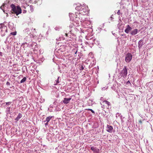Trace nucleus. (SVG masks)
I'll use <instances>...</instances> for the list:
<instances>
[{
  "mask_svg": "<svg viewBox=\"0 0 153 153\" xmlns=\"http://www.w3.org/2000/svg\"><path fill=\"white\" fill-rule=\"evenodd\" d=\"M10 7L13 11L12 13L15 14L16 16L22 13V9L19 6L16 7L14 4H12L10 5Z\"/></svg>",
  "mask_w": 153,
  "mask_h": 153,
  "instance_id": "1",
  "label": "nucleus"
},
{
  "mask_svg": "<svg viewBox=\"0 0 153 153\" xmlns=\"http://www.w3.org/2000/svg\"><path fill=\"white\" fill-rule=\"evenodd\" d=\"M101 105L102 108L103 109H108L111 107V103L107 100L103 101L101 103Z\"/></svg>",
  "mask_w": 153,
  "mask_h": 153,
  "instance_id": "2",
  "label": "nucleus"
},
{
  "mask_svg": "<svg viewBox=\"0 0 153 153\" xmlns=\"http://www.w3.org/2000/svg\"><path fill=\"white\" fill-rule=\"evenodd\" d=\"M127 74V69L126 67V66H125L120 72V75L122 77H125L126 76Z\"/></svg>",
  "mask_w": 153,
  "mask_h": 153,
  "instance_id": "3",
  "label": "nucleus"
},
{
  "mask_svg": "<svg viewBox=\"0 0 153 153\" xmlns=\"http://www.w3.org/2000/svg\"><path fill=\"white\" fill-rule=\"evenodd\" d=\"M132 56L131 53H128L126 55L125 61L127 63L129 62L132 59Z\"/></svg>",
  "mask_w": 153,
  "mask_h": 153,
  "instance_id": "4",
  "label": "nucleus"
},
{
  "mask_svg": "<svg viewBox=\"0 0 153 153\" xmlns=\"http://www.w3.org/2000/svg\"><path fill=\"white\" fill-rule=\"evenodd\" d=\"M79 14H78V16L79 17V19L80 22H83L85 20V18L84 16L83 15L81 14L82 12L80 13Z\"/></svg>",
  "mask_w": 153,
  "mask_h": 153,
  "instance_id": "5",
  "label": "nucleus"
},
{
  "mask_svg": "<svg viewBox=\"0 0 153 153\" xmlns=\"http://www.w3.org/2000/svg\"><path fill=\"white\" fill-rule=\"evenodd\" d=\"M113 129V127L110 125H107L106 130L107 131L109 132H112Z\"/></svg>",
  "mask_w": 153,
  "mask_h": 153,
  "instance_id": "6",
  "label": "nucleus"
},
{
  "mask_svg": "<svg viewBox=\"0 0 153 153\" xmlns=\"http://www.w3.org/2000/svg\"><path fill=\"white\" fill-rule=\"evenodd\" d=\"M91 150L94 152V153H99L100 151L96 147L94 146L91 147Z\"/></svg>",
  "mask_w": 153,
  "mask_h": 153,
  "instance_id": "7",
  "label": "nucleus"
},
{
  "mask_svg": "<svg viewBox=\"0 0 153 153\" xmlns=\"http://www.w3.org/2000/svg\"><path fill=\"white\" fill-rule=\"evenodd\" d=\"M71 99V98H64L63 100V102L65 104H68L70 102V100Z\"/></svg>",
  "mask_w": 153,
  "mask_h": 153,
  "instance_id": "8",
  "label": "nucleus"
},
{
  "mask_svg": "<svg viewBox=\"0 0 153 153\" xmlns=\"http://www.w3.org/2000/svg\"><path fill=\"white\" fill-rule=\"evenodd\" d=\"M127 28L125 30V32L127 33H129L130 31L131 30V27L129 25H128L126 26Z\"/></svg>",
  "mask_w": 153,
  "mask_h": 153,
  "instance_id": "9",
  "label": "nucleus"
},
{
  "mask_svg": "<svg viewBox=\"0 0 153 153\" xmlns=\"http://www.w3.org/2000/svg\"><path fill=\"white\" fill-rule=\"evenodd\" d=\"M53 117L52 116H49L47 117L45 120H44V122H46V123H45V124H47L48 122L50 120L51 118Z\"/></svg>",
  "mask_w": 153,
  "mask_h": 153,
  "instance_id": "10",
  "label": "nucleus"
},
{
  "mask_svg": "<svg viewBox=\"0 0 153 153\" xmlns=\"http://www.w3.org/2000/svg\"><path fill=\"white\" fill-rule=\"evenodd\" d=\"M48 135H47V139L48 140L51 142H52L53 140L52 139L51 137V136L52 135L51 134H48Z\"/></svg>",
  "mask_w": 153,
  "mask_h": 153,
  "instance_id": "11",
  "label": "nucleus"
},
{
  "mask_svg": "<svg viewBox=\"0 0 153 153\" xmlns=\"http://www.w3.org/2000/svg\"><path fill=\"white\" fill-rule=\"evenodd\" d=\"M138 32V30L137 29H134V30H132L131 32L130 33L132 35H135Z\"/></svg>",
  "mask_w": 153,
  "mask_h": 153,
  "instance_id": "12",
  "label": "nucleus"
},
{
  "mask_svg": "<svg viewBox=\"0 0 153 153\" xmlns=\"http://www.w3.org/2000/svg\"><path fill=\"white\" fill-rule=\"evenodd\" d=\"M22 117V115L21 114L19 113L17 117L15 119V120L16 121H18L19 119Z\"/></svg>",
  "mask_w": 153,
  "mask_h": 153,
  "instance_id": "13",
  "label": "nucleus"
},
{
  "mask_svg": "<svg viewBox=\"0 0 153 153\" xmlns=\"http://www.w3.org/2000/svg\"><path fill=\"white\" fill-rule=\"evenodd\" d=\"M0 29H1V31H2V29L4 28V29H5L6 28V27L5 26H4L2 24H0Z\"/></svg>",
  "mask_w": 153,
  "mask_h": 153,
  "instance_id": "14",
  "label": "nucleus"
},
{
  "mask_svg": "<svg viewBox=\"0 0 153 153\" xmlns=\"http://www.w3.org/2000/svg\"><path fill=\"white\" fill-rule=\"evenodd\" d=\"M26 80V78L25 77L22 79L20 81L21 83H22L25 82Z\"/></svg>",
  "mask_w": 153,
  "mask_h": 153,
  "instance_id": "15",
  "label": "nucleus"
},
{
  "mask_svg": "<svg viewBox=\"0 0 153 153\" xmlns=\"http://www.w3.org/2000/svg\"><path fill=\"white\" fill-rule=\"evenodd\" d=\"M37 3L38 4H41L42 3V0H39L37 1Z\"/></svg>",
  "mask_w": 153,
  "mask_h": 153,
  "instance_id": "16",
  "label": "nucleus"
},
{
  "mask_svg": "<svg viewBox=\"0 0 153 153\" xmlns=\"http://www.w3.org/2000/svg\"><path fill=\"white\" fill-rule=\"evenodd\" d=\"M75 20L76 21H79V17L78 16V15H77L76 16V18H75Z\"/></svg>",
  "mask_w": 153,
  "mask_h": 153,
  "instance_id": "17",
  "label": "nucleus"
},
{
  "mask_svg": "<svg viewBox=\"0 0 153 153\" xmlns=\"http://www.w3.org/2000/svg\"><path fill=\"white\" fill-rule=\"evenodd\" d=\"M10 34L13 35H16V32H12L10 33Z\"/></svg>",
  "mask_w": 153,
  "mask_h": 153,
  "instance_id": "18",
  "label": "nucleus"
},
{
  "mask_svg": "<svg viewBox=\"0 0 153 153\" xmlns=\"http://www.w3.org/2000/svg\"><path fill=\"white\" fill-rule=\"evenodd\" d=\"M87 110H88V111H91V112L92 113H94V114L95 113L94 111L93 110H92V109H87Z\"/></svg>",
  "mask_w": 153,
  "mask_h": 153,
  "instance_id": "19",
  "label": "nucleus"
},
{
  "mask_svg": "<svg viewBox=\"0 0 153 153\" xmlns=\"http://www.w3.org/2000/svg\"><path fill=\"white\" fill-rule=\"evenodd\" d=\"M84 69V67L82 65H81V67H80L79 70L80 71H82Z\"/></svg>",
  "mask_w": 153,
  "mask_h": 153,
  "instance_id": "20",
  "label": "nucleus"
},
{
  "mask_svg": "<svg viewBox=\"0 0 153 153\" xmlns=\"http://www.w3.org/2000/svg\"><path fill=\"white\" fill-rule=\"evenodd\" d=\"M126 84L128 85H131V84L130 82L129 81H128L127 82Z\"/></svg>",
  "mask_w": 153,
  "mask_h": 153,
  "instance_id": "21",
  "label": "nucleus"
},
{
  "mask_svg": "<svg viewBox=\"0 0 153 153\" xmlns=\"http://www.w3.org/2000/svg\"><path fill=\"white\" fill-rule=\"evenodd\" d=\"M59 77H58L57 80L56 81V83L55 85H57L58 83H59Z\"/></svg>",
  "mask_w": 153,
  "mask_h": 153,
  "instance_id": "22",
  "label": "nucleus"
},
{
  "mask_svg": "<svg viewBox=\"0 0 153 153\" xmlns=\"http://www.w3.org/2000/svg\"><path fill=\"white\" fill-rule=\"evenodd\" d=\"M26 30H27L26 32H27V33H30L29 32L30 31V30L29 28L27 29Z\"/></svg>",
  "mask_w": 153,
  "mask_h": 153,
  "instance_id": "23",
  "label": "nucleus"
},
{
  "mask_svg": "<svg viewBox=\"0 0 153 153\" xmlns=\"http://www.w3.org/2000/svg\"><path fill=\"white\" fill-rule=\"evenodd\" d=\"M80 8H81V7L80 6H77L76 7V10H80Z\"/></svg>",
  "mask_w": 153,
  "mask_h": 153,
  "instance_id": "24",
  "label": "nucleus"
},
{
  "mask_svg": "<svg viewBox=\"0 0 153 153\" xmlns=\"http://www.w3.org/2000/svg\"><path fill=\"white\" fill-rule=\"evenodd\" d=\"M6 85L8 86L10 85V83L9 82H7L6 83Z\"/></svg>",
  "mask_w": 153,
  "mask_h": 153,
  "instance_id": "25",
  "label": "nucleus"
},
{
  "mask_svg": "<svg viewBox=\"0 0 153 153\" xmlns=\"http://www.w3.org/2000/svg\"><path fill=\"white\" fill-rule=\"evenodd\" d=\"M117 14L118 15H120V10H119L117 12Z\"/></svg>",
  "mask_w": 153,
  "mask_h": 153,
  "instance_id": "26",
  "label": "nucleus"
},
{
  "mask_svg": "<svg viewBox=\"0 0 153 153\" xmlns=\"http://www.w3.org/2000/svg\"><path fill=\"white\" fill-rule=\"evenodd\" d=\"M11 102H6V104L10 105V104H11Z\"/></svg>",
  "mask_w": 153,
  "mask_h": 153,
  "instance_id": "27",
  "label": "nucleus"
},
{
  "mask_svg": "<svg viewBox=\"0 0 153 153\" xmlns=\"http://www.w3.org/2000/svg\"><path fill=\"white\" fill-rule=\"evenodd\" d=\"M65 36H67V37L68 36V33H65Z\"/></svg>",
  "mask_w": 153,
  "mask_h": 153,
  "instance_id": "28",
  "label": "nucleus"
},
{
  "mask_svg": "<svg viewBox=\"0 0 153 153\" xmlns=\"http://www.w3.org/2000/svg\"><path fill=\"white\" fill-rule=\"evenodd\" d=\"M30 7V9H31V12H32V11H33V10H32V9H31V8H32V7Z\"/></svg>",
  "mask_w": 153,
  "mask_h": 153,
  "instance_id": "29",
  "label": "nucleus"
},
{
  "mask_svg": "<svg viewBox=\"0 0 153 153\" xmlns=\"http://www.w3.org/2000/svg\"><path fill=\"white\" fill-rule=\"evenodd\" d=\"M139 122H140V123H142V122H141V120H140V121H139Z\"/></svg>",
  "mask_w": 153,
  "mask_h": 153,
  "instance_id": "30",
  "label": "nucleus"
},
{
  "mask_svg": "<svg viewBox=\"0 0 153 153\" xmlns=\"http://www.w3.org/2000/svg\"><path fill=\"white\" fill-rule=\"evenodd\" d=\"M24 12H23V13H25L26 12V10H24Z\"/></svg>",
  "mask_w": 153,
  "mask_h": 153,
  "instance_id": "31",
  "label": "nucleus"
},
{
  "mask_svg": "<svg viewBox=\"0 0 153 153\" xmlns=\"http://www.w3.org/2000/svg\"><path fill=\"white\" fill-rule=\"evenodd\" d=\"M31 35H32V36L33 37H34V36H33V35H32V34H31Z\"/></svg>",
  "mask_w": 153,
  "mask_h": 153,
  "instance_id": "32",
  "label": "nucleus"
},
{
  "mask_svg": "<svg viewBox=\"0 0 153 153\" xmlns=\"http://www.w3.org/2000/svg\"><path fill=\"white\" fill-rule=\"evenodd\" d=\"M48 126V125H46L45 126V127H47V126Z\"/></svg>",
  "mask_w": 153,
  "mask_h": 153,
  "instance_id": "33",
  "label": "nucleus"
},
{
  "mask_svg": "<svg viewBox=\"0 0 153 153\" xmlns=\"http://www.w3.org/2000/svg\"><path fill=\"white\" fill-rule=\"evenodd\" d=\"M77 52V51H76V52L75 53V54H76V53Z\"/></svg>",
  "mask_w": 153,
  "mask_h": 153,
  "instance_id": "34",
  "label": "nucleus"
},
{
  "mask_svg": "<svg viewBox=\"0 0 153 153\" xmlns=\"http://www.w3.org/2000/svg\"><path fill=\"white\" fill-rule=\"evenodd\" d=\"M2 6H1V7Z\"/></svg>",
  "mask_w": 153,
  "mask_h": 153,
  "instance_id": "35",
  "label": "nucleus"
}]
</instances>
